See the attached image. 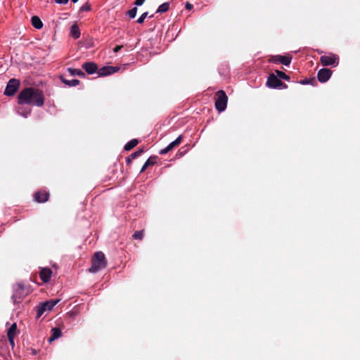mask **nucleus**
Instances as JSON below:
<instances>
[{
    "mask_svg": "<svg viewBox=\"0 0 360 360\" xmlns=\"http://www.w3.org/2000/svg\"><path fill=\"white\" fill-rule=\"evenodd\" d=\"M139 143V141L136 139H131L128 143H127L124 147V149L125 150H131L132 148H134L135 146H136Z\"/></svg>",
    "mask_w": 360,
    "mask_h": 360,
    "instance_id": "b1692460",
    "label": "nucleus"
},
{
    "mask_svg": "<svg viewBox=\"0 0 360 360\" xmlns=\"http://www.w3.org/2000/svg\"><path fill=\"white\" fill-rule=\"evenodd\" d=\"M183 136L182 135H179L176 140L170 143L166 148L162 149L160 151V155H165L169 151L172 150L174 148L178 146L182 141Z\"/></svg>",
    "mask_w": 360,
    "mask_h": 360,
    "instance_id": "9b49d317",
    "label": "nucleus"
},
{
    "mask_svg": "<svg viewBox=\"0 0 360 360\" xmlns=\"http://www.w3.org/2000/svg\"><path fill=\"white\" fill-rule=\"evenodd\" d=\"M82 67L89 75L94 74L98 70V66L94 62H86L82 64Z\"/></svg>",
    "mask_w": 360,
    "mask_h": 360,
    "instance_id": "4468645a",
    "label": "nucleus"
},
{
    "mask_svg": "<svg viewBox=\"0 0 360 360\" xmlns=\"http://www.w3.org/2000/svg\"><path fill=\"white\" fill-rule=\"evenodd\" d=\"M60 79L63 83H64L65 85H67L70 87L76 86L79 85L80 83L79 80L76 79H72V80L66 79L63 75H60Z\"/></svg>",
    "mask_w": 360,
    "mask_h": 360,
    "instance_id": "a211bd4d",
    "label": "nucleus"
},
{
    "mask_svg": "<svg viewBox=\"0 0 360 360\" xmlns=\"http://www.w3.org/2000/svg\"><path fill=\"white\" fill-rule=\"evenodd\" d=\"M338 57L334 54H330L329 56H322L320 58L321 63L323 66H328L335 65H337L338 64Z\"/></svg>",
    "mask_w": 360,
    "mask_h": 360,
    "instance_id": "1a4fd4ad",
    "label": "nucleus"
},
{
    "mask_svg": "<svg viewBox=\"0 0 360 360\" xmlns=\"http://www.w3.org/2000/svg\"><path fill=\"white\" fill-rule=\"evenodd\" d=\"M332 75V71L330 69L322 68L317 73V78L320 82H327Z\"/></svg>",
    "mask_w": 360,
    "mask_h": 360,
    "instance_id": "9d476101",
    "label": "nucleus"
},
{
    "mask_svg": "<svg viewBox=\"0 0 360 360\" xmlns=\"http://www.w3.org/2000/svg\"><path fill=\"white\" fill-rule=\"evenodd\" d=\"M169 8V4L168 2H165V3H163L162 4H161L158 10H157V13H165L167 12Z\"/></svg>",
    "mask_w": 360,
    "mask_h": 360,
    "instance_id": "393cba45",
    "label": "nucleus"
},
{
    "mask_svg": "<svg viewBox=\"0 0 360 360\" xmlns=\"http://www.w3.org/2000/svg\"><path fill=\"white\" fill-rule=\"evenodd\" d=\"M18 113L25 117H27L31 113V109H27L24 107L19 108Z\"/></svg>",
    "mask_w": 360,
    "mask_h": 360,
    "instance_id": "bb28decb",
    "label": "nucleus"
},
{
    "mask_svg": "<svg viewBox=\"0 0 360 360\" xmlns=\"http://www.w3.org/2000/svg\"><path fill=\"white\" fill-rule=\"evenodd\" d=\"M266 85L269 88L271 89H277L281 87L287 88V85L285 84L273 73L270 74L268 77Z\"/></svg>",
    "mask_w": 360,
    "mask_h": 360,
    "instance_id": "423d86ee",
    "label": "nucleus"
},
{
    "mask_svg": "<svg viewBox=\"0 0 360 360\" xmlns=\"http://www.w3.org/2000/svg\"><path fill=\"white\" fill-rule=\"evenodd\" d=\"M107 266V259L102 252H96L91 259V266L89 271L91 273H96Z\"/></svg>",
    "mask_w": 360,
    "mask_h": 360,
    "instance_id": "f03ea898",
    "label": "nucleus"
},
{
    "mask_svg": "<svg viewBox=\"0 0 360 360\" xmlns=\"http://www.w3.org/2000/svg\"><path fill=\"white\" fill-rule=\"evenodd\" d=\"M148 12H145L143 13L137 20V22L139 23V24H141L144 22L146 18L148 16Z\"/></svg>",
    "mask_w": 360,
    "mask_h": 360,
    "instance_id": "7c9ffc66",
    "label": "nucleus"
},
{
    "mask_svg": "<svg viewBox=\"0 0 360 360\" xmlns=\"http://www.w3.org/2000/svg\"><path fill=\"white\" fill-rule=\"evenodd\" d=\"M292 60V56H274L269 59V62L273 63H281L284 65H289Z\"/></svg>",
    "mask_w": 360,
    "mask_h": 360,
    "instance_id": "6e6552de",
    "label": "nucleus"
},
{
    "mask_svg": "<svg viewBox=\"0 0 360 360\" xmlns=\"http://www.w3.org/2000/svg\"><path fill=\"white\" fill-rule=\"evenodd\" d=\"M118 70L117 68L112 66H105L98 70V74L100 76H106L116 72Z\"/></svg>",
    "mask_w": 360,
    "mask_h": 360,
    "instance_id": "dca6fc26",
    "label": "nucleus"
},
{
    "mask_svg": "<svg viewBox=\"0 0 360 360\" xmlns=\"http://www.w3.org/2000/svg\"><path fill=\"white\" fill-rule=\"evenodd\" d=\"M27 292H26L25 288H24L22 284L18 283L15 290L12 296V299L14 303H20L22 302L23 298L27 295Z\"/></svg>",
    "mask_w": 360,
    "mask_h": 360,
    "instance_id": "39448f33",
    "label": "nucleus"
},
{
    "mask_svg": "<svg viewBox=\"0 0 360 360\" xmlns=\"http://www.w3.org/2000/svg\"><path fill=\"white\" fill-rule=\"evenodd\" d=\"M158 156H150L143 165L141 173L143 172L148 167L154 165L157 162Z\"/></svg>",
    "mask_w": 360,
    "mask_h": 360,
    "instance_id": "f3484780",
    "label": "nucleus"
},
{
    "mask_svg": "<svg viewBox=\"0 0 360 360\" xmlns=\"http://www.w3.org/2000/svg\"><path fill=\"white\" fill-rule=\"evenodd\" d=\"M228 97L223 90H219L215 94V108L219 112H223L226 108Z\"/></svg>",
    "mask_w": 360,
    "mask_h": 360,
    "instance_id": "7ed1b4c3",
    "label": "nucleus"
},
{
    "mask_svg": "<svg viewBox=\"0 0 360 360\" xmlns=\"http://www.w3.org/2000/svg\"><path fill=\"white\" fill-rule=\"evenodd\" d=\"M49 193L46 191H39L34 195V199L39 203H43L48 201Z\"/></svg>",
    "mask_w": 360,
    "mask_h": 360,
    "instance_id": "f8f14e48",
    "label": "nucleus"
},
{
    "mask_svg": "<svg viewBox=\"0 0 360 360\" xmlns=\"http://www.w3.org/2000/svg\"><path fill=\"white\" fill-rule=\"evenodd\" d=\"M123 46L122 45H117L116 46L114 49H113V51L115 53H117L118 51H120L122 49Z\"/></svg>",
    "mask_w": 360,
    "mask_h": 360,
    "instance_id": "473e14b6",
    "label": "nucleus"
},
{
    "mask_svg": "<svg viewBox=\"0 0 360 360\" xmlns=\"http://www.w3.org/2000/svg\"><path fill=\"white\" fill-rule=\"evenodd\" d=\"M52 334L51 337L49 338V341L50 342L54 341L62 335V333L60 328H53L51 330Z\"/></svg>",
    "mask_w": 360,
    "mask_h": 360,
    "instance_id": "6ab92c4d",
    "label": "nucleus"
},
{
    "mask_svg": "<svg viewBox=\"0 0 360 360\" xmlns=\"http://www.w3.org/2000/svg\"><path fill=\"white\" fill-rule=\"evenodd\" d=\"M17 333V325L15 323H13L7 331V337L8 341L12 347L14 346V338Z\"/></svg>",
    "mask_w": 360,
    "mask_h": 360,
    "instance_id": "ddd939ff",
    "label": "nucleus"
},
{
    "mask_svg": "<svg viewBox=\"0 0 360 360\" xmlns=\"http://www.w3.org/2000/svg\"><path fill=\"white\" fill-rule=\"evenodd\" d=\"M300 83L302 84H311V85H316V80L314 77L311 79H305L300 81Z\"/></svg>",
    "mask_w": 360,
    "mask_h": 360,
    "instance_id": "c85d7f7f",
    "label": "nucleus"
},
{
    "mask_svg": "<svg viewBox=\"0 0 360 360\" xmlns=\"http://www.w3.org/2000/svg\"><path fill=\"white\" fill-rule=\"evenodd\" d=\"M70 34H71V36L75 39L79 38L80 30L77 25L75 24V25H72Z\"/></svg>",
    "mask_w": 360,
    "mask_h": 360,
    "instance_id": "5701e85b",
    "label": "nucleus"
},
{
    "mask_svg": "<svg viewBox=\"0 0 360 360\" xmlns=\"http://www.w3.org/2000/svg\"><path fill=\"white\" fill-rule=\"evenodd\" d=\"M146 0H136L134 4L136 6H141Z\"/></svg>",
    "mask_w": 360,
    "mask_h": 360,
    "instance_id": "f704fd0d",
    "label": "nucleus"
},
{
    "mask_svg": "<svg viewBox=\"0 0 360 360\" xmlns=\"http://www.w3.org/2000/svg\"><path fill=\"white\" fill-rule=\"evenodd\" d=\"M51 274L52 271L49 268H42L39 271L40 279L44 283H48L50 281Z\"/></svg>",
    "mask_w": 360,
    "mask_h": 360,
    "instance_id": "2eb2a0df",
    "label": "nucleus"
},
{
    "mask_svg": "<svg viewBox=\"0 0 360 360\" xmlns=\"http://www.w3.org/2000/svg\"><path fill=\"white\" fill-rule=\"evenodd\" d=\"M276 76L277 77H279L281 79H285L286 81H289L290 79V77L288 75H287L285 72H283L282 71L276 70Z\"/></svg>",
    "mask_w": 360,
    "mask_h": 360,
    "instance_id": "a878e982",
    "label": "nucleus"
},
{
    "mask_svg": "<svg viewBox=\"0 0 360 360\" xmlns=\"http://www.w3.org/2000/svg\"><path fill=\"white\" fill-rule=\"evenodd\" d=\"M59 302L60 300L56 299L49 300L44 302L40 303L37 307V318L40 317L45 311H51L53 307L56 306Z\"/></svg>",
    "mask_w": 360,
    "mask_h": 360,
    "instance_id": "20e7f679",
    "label": "nucleus"
},
{
    "mask_svg": "<svg viewBox=\"0 0 360 360\" xmlns=\"http://www.w3.org/2000/svg\"><path fill=\"white\" fill-rule=\"evenodd\" d=\"M44 92L34 87H26L20 91L18 96V103L20 105L27 104L41 107L44 105Z\"/></svg>",
    "mask_w": 360,
    "mask_h": 360,
    "instance_id": "f257e3e1",
    "label": "nucleus"
},
{
    "mask_svg": "<svg viewBox=\"0 0 360 360\" xmlns=\"http://www.w3.org/2000/svg\"><path fill=\"white\" fill-rule=\"evenodd\" d=\"M32 25L37 29H41L43 27V22L38 16H32L31 18Z\"/></svg>",
    "mask_w": 360,
    "mask_h": 360,
    "instance_id": "4be33fe9",
    "label": "nucleus"
},
{
    "mask_svg": "<svg viewBox=\"0 0 360 360\" xmlns=\"http://www.w3.org/2000/svg\"><path fill=\"white\" fill-rule=\"evenodd\" d=\"M20 86V81L16 79H11L8 82L4 94L8 96H13Z\"/></svg>",
    "mask_w": 360,
    "mask_h": 360,
    "instance_id": "0eeeda50",
    "label": "nucleus"
},
{
    "mask_svg": "<svg viewBox=\"0 0 360 360\" xmlns=\"http://www.w3.org/2000/svg\"><path fill=\"white\" fill-rule=\"evenodd\" d=\"M143 235H144V231L143 230H141V231H136L134 232V233L133 234L132 237L136 239V240H142L143 238Z\"/></svg>",
    "mask_w": 360,
    "mask_h": 360,
    "instance_id": "cd10ccee",
    "label": "nucleus"
},
{
    "mask_svg": "<svg viewBox=\"0 0 360 360\" xmlns=\"http://www.w3.org/2000/svg\"><path fill=\"white\" fill-rule=\"evenodd\" d=\"M91 10V5L87 2L84 4L81 8V11H89Z\"/></svg>",
    "mask_w": 360,
    "mask_h": 360,
    "instance_id": "2f4dec72",
    "label": "nucleus"
},
{
    "mask_svg": "<svg viewBox=\"0 0 360 360\" xmlns=\"http://www.w3.org/2000/svg\"><path fill=\"white\" fill-rule=\"evenodd\" d=\"M137 13V8L134 7L127 11V14L130 18H134Z\"/></svg>",
    "mask_w": 360,
    "mask_h": 360,
    "instance_id": "c756f323",
    "label": "nucleus"
},
{
    "mask_svg": "<svg viewBox=\"0 0 360 360\" xmlns=\"http://www.w3.org/2000/svg\"><path fill=\"white\" fill-rule=\"evenodd\" d=\"M185 7L187 10H191L193 8V6L190 2L187 1L186 3Z\"/></svg>",
    "mask_w": 360,
    "mask_h": 360,
    "instance_id": "72a5a7b5",
    "label": "nucleus"
},
{
    "mask_svg": "<svg viewBox=\"0 0 360 360\" xmlns=\"http://www.w3.org/2000/svg\"><path fill=\"white\" fill-rule=\"evenodd\" d=\"M73 3L77 2L79 0H71Z\"/></svg>",
    "mask_w": 360,
    "mask_h": 360,
    "instance_id": "e433bc0d",
    "label": "nucleus"
},
{
    "mask_svg": "<svg viewBox=\"0 0 360 360\" xmlns=\"http://www.w3.org/2000/svg\"><path fill=\"white\" fill-rule=\"evenodd\" d=\"M67 71L72 76H79V77H83V78L85 77V76H86L85 73L84 72H82L79 69H74V68H68L67 69Z\"/></svg>",
    "mask_w": 360,
    "mask_h": 360,
    "instance_id": "412c9836",
    "label": "nucleus"
},
{
    "mask_svg": "<svg viewBox=\"0 0 360 360\" xmlns=\"http://www.w3.org/2000/svg\"><path fill=\"white\" fill-rule=\"evenodd\" d=\"M69 0H55V1L57 3V4H65L68 2Z\"/></svg>",
    "mask_w": 360,
    "mask_h": 360,
    "instance_id": "c9c22d12",
    "label": "nucleus"
},
{
    "mask_svg": "<svg viewBox=\"0 0 360 360\" xmlns=\"http://www.w3.org/2000/svg\"><path fill=\"white\" fill-rule=\"evenodd\" d=\"M144 152L143 149H139L137 151L132 153L129 156L126 158V162L127 165H129L131 163L132 160L136 158L139 155H141Z\"/></svg>",
    "mask_w": 360,
    "mask_h": 360,
    "instance_id": "aec40b11",
    "label": "nucleus"
}]
</instances>
